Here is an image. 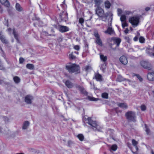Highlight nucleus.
<instances>
[{
    "label": "nucleus",
    "mask_w": 154,
    "mask_h": 154,
    "mask_svg": "<svg viewBox=\"0 0 154 154\" xmlns=\"http://www.w3.org/2000/svg\"><path fill=\"white\" fill-rule=\"evenodd\" d=\"M83 121L84 122L91 125L94 130L98 131H100L101 128L99 125L96 122L93 121L90 117L85 116L83 118Z\"/></svg>",
    "instance_id": "nucleus-1"
},
{
    "label": "nucleus",
    "mask_w": 154,
    "mask_h": 154,
    "mask_svg": "<svg viewBox=\"0 0 154 154\" xmlns=\"http://www.w3.org/2000/svg\"><path fill=\"white\" fill-rule=\"evenodd\" d=\"M95 12L96 14L100 17L102 18L103 21H106L108 15V13H104V10L101 7H95Z\"/></svg>",
    "instance_id": "nucleus-2"
},
{
    "label": "nucleus",
    "mask_w": 154,
    "mask_h": 154,
    "mask_svg": "<svg viewBox=\"0 0 154 154\" xmlns=\"http://www.w3.org/2000/svg\"><path fill=\"white\" fill-rule=\"evenodd\" d=\"M66 68L70 73L76 74L80 72V68L78 65L75 64H70L66 66Z\"/></svg>",
    "instance_id": "nucleus-3"
},
{
    "label": "nucleus",
    "mask_w": 154,
    "mask_h": 154,
    "mask_svg": "<svg viewBox=\"0 0 154 154\" xmlns=\"http://www.w3.org/2000/svg\"><path fill=\"white\" fill-rule=\"evenodd\" d=\"M140 19L139 16H134L129 18V21L133 26H136L140 22Z\"/></svg>",
    "instance_id": "nucleus-4"
},
{
    "label": "nucleus",
    "mask_w": 154,
    "mask_h": 154,
    "mask_svg": "<svg viewBox=\"0 0 154 154\" xmlns=\"http://www.w3.org/2000/svg\"><path fill=\"white\" fill-rule=\"evenodd\" d=\"M127 118L129 121L134 122L136 121L135 113L132 111L127 112L125 114Z\"/></svg>",
    "instance_id": "nucleus-5"
},
{
    "label": "nucleus",
    "mask_w": 154,
    "mask_h": 154,
    "mask_svg": "<svg viewBox=\"0 0 154 154\" xmlns=\"http://www.w3.org/2000/svg\"><path fill=\"white\" fill-rule=\"evenodd\" d=\"M132 143L134 148L131 149V150L133 154H137L139 149L137 146L138 142L134 139L132 140Z\"/></svg>",
    "instance_id": "nucleus-6"
},
{
    "label": "nucleus",
    "mask_w": 154,
    "mask_h": 154,
    "mask_svg": "<svg viewBox=\"0 0 154 154\" xmlns=\"http://www.w3.org/2000/svg\"><path fill=\"white\" fill-rule=\"evenodd\" d=\"M140 64L145 69L150 70L152 68V65L147 61H142L140 62Z\"/></svg>",
    "instance_id": "nucleus-7"
},
{
    "label": "nucleus",
    "mask_w": 154,
    "mask_h": 154,
    "mask_svg": "<svg viewBox=\"0 0 154 154\" xmlns=\"http://www.w3.org/2000/svg\"><path fill=\"white\" fill-rule=\"evenodd\" d=\"M94 35L96 38V42L100 46H102L103 45L102 41L100 37V35L97 32H94Z\"/></svg>",
    "instance_id": "nucleus-8"
},
{
    "label": "nucleus",
    "mask_w": 154,
    "mask_h": 154,
    "mask_svg": "<svg viewBox=\"0 0 154 154\" xmlns=\"http://www.w3.org/2000/svg\"><path fill=\"white\" fill-rule=\"evenodd\" d=\"M58 28L60 32H66L69 30L68 27L61 25H59L58 26Z\"/></svg>",
    "instance_id": "nucleus-9"
},
{
    "label": "nucleus",
    "mask_w": 154,
    "mask_h": 154,
    "mask_svg": "<svg viewBox=\"0 0 154 154\" xmlns=\"http://www.w3.org/2000/svg\"><path fill=\"white\" fill-rule=\"evenodd\" d=\"M146 52L149 56L152 57H154V46L152 48H147Z\"/></svg>",
    "instance_id": "nucleus-10"
},
{
    "label": "nucleus",
    "mask_w": 154,
    "mask_h": 154,
    "mask_svg": "<svg viewBox=\"0 0 154 154\" xmlns=\"http://www.w3.org/2000/svg\"><path fill=\"white\" fill-rule=\"evenodd\" d=\"M0 39L1 42L4 44H8V42L5 37L4 34L2 32H0Z\"/></svg>",
    "instance_id": "nucleus-11"
},
{
    "label": "nucleus",
    "mask_w": 154,
    "mask_h": 154,
    "mask_svg": "<svg viewBox=\"0 0 154 154\" xmlns=\"http://www.w3.org/2000/svg\"><path fill=\"white\" fill-rule=\"evenodd\" d=\"M7 31L9 35H11L13 34L14 35V38L16 39H17V35L14 29H13L12 30L11 28H8Z\"/></svg>",
    "instance_id": "nucleus-12"
},
{
    "label": "nucleus",
    "mask_w": 154,
    "mask_h": 154,
    "mask_svg": "<svg viewBox=\"0 0 154 154\" xmlns=\"http://www.w3.org/2000/svg\"><path fill=\"white\" fill-rule=\"evenodd\" d=\"M33 99V98L32 96L30 95H27L25 97V101L27 104H31Z\"/></svg>",
    "instance_id": "nucleus-13"
},
{
    "label": "nucleus",
    "mask_w": 154,
    "mask_h": 154,
    "mask_svg": "<svg viewBox=\"0 0 154 154\" xmlns=\"http://www.w3.org/2000/svg\"><path fill=\"white\" fill-rule=\"evenodd\" d=\"M120 62L124 65H126L128 63V60L126 57L125 56H121L119 59Z\"/></svg>",
    "instance_id": "nucleus-14"
},
{
    "label": "nucleus",
    "mask_w": 154,
    "mask_h": 154,
    "mask_svg": "<svg viewBox=\"0 0 154 154\" xmlns=\"http://www.w3.org/2000/svg\"><path fill=\"white\" fill-rule=\"evenodd\" d=\"M147 79L149 81H154V72H151L148 73Z\"/></svg>",
    "instance_id": "nucleus-15"
},
{
    "label": "nucleus",
    "mask_w": 154,
    "mask_h": 154,
    "mask_svg": "<svg viewBox=\"0 0 154 154\" xmlns=\"http://www.w3.org/2000/svg\"><path fill=\"white\" fill-rule=\"evenodd\" d=\"M95 4L94 7H100V5L103 3V0H94Z\"/></svg>",
    "instance_id": "nucleus-16"
},
{
    "label": "nucleus",
    "mask_w": 154,
    "mask_h": 154,
    "mask_svg": "<svg viewBox=\"0 0 154 154\" xmlns=\"http://www.w3.org/2000/svg\"><path fill=\"white\" fill-rule=\"evenodd\" d=\"M61 19L65 21H66L68 19V14L66 12L64 11L63 12V14L61 16Z\"/></svg>",
    "instance_id": "nucleus-17"
},
{
    "label": "nucleus",
    "mask_w": 154,
    "mask_h": 154,
    "mask_svg": "<svg viewBox=\"0 0 154 154\" xmlns=\"http://www.w3.org/2000/svg\"><path fill=\"white\" fill-rule=\"evenodd\" d=\"M104 33L111 35L113 34L114 31L111 27H108L107 30L104 32Z\"/></svg>",
    "instance_id": "nucleus-18"
},
{
    "label": "nucleus",
    "mask_w": 154,
    "mask_h": 154,
    "mask_svg": "<svg viewBox=\"0 0 154 154\" xmlns=\"http://www.w3.org/2000/svg\"><path fill=\"white\" fill-rule=\"evenodd\" d=\"M111 40L116 43L118 46L119 45L121 41V39L118 38H112Z\"/></svg>",
    "instance_id": "nucleus-19"
},
{
    "label": "nucleus",
    "mask_w": 154,
    "mask_h": 154,
    "mask_svg": "<svg viewBox=\"0 0 154 154\" xmlns=\"http://www.w3.org/2000/svg\"><path fill=\"white\" fill-rule=\"evenodd\" d=\"M0 3L5 6L9 7L10 4L8 0H0Z\"/></svg>",
    "instance_id": "nucleus-20"
},
{
    "label": "nucleus",
    "mask_w": 154,
    "mask_h": 154,
    "mask_svg": "<svg viewBox=\"0 0 154 154\" xmlns=\"http://www.w3.org/2000/svg\"><path fill=\"white\" fill-rule=\"evenodd\" d=\"M95 78L97 81H101L102 80L101 75L99 73L95 74Z\"/></svg>",
    "instance_id": "nucleus-21"
},
{
    "label": "nucleus",
    "mask_w": 154,
    "mask_h": 154,
    "mask_svg": "<svg viewBox=\"0 0 154 154\" xmlns=\"http://www.w3.org/2000/svg\"><path fill=\"white\" fill-rule=\"evenodd\" d=\"M76 88L79 90L81 92L84 94H86V93L84 88L82 86L79 85H77L76 86Z\"/></svg>",
    "instance_id": "nucleus-22"
},
{
    "label": "nucleus",
    "mask_w": 154,
    "mask_h": 154,
    "mask_svg": "<svg viewBox=\"0 0 154 154\" xmlns=\"http://www.w3.org/2000/svg\"><path fill=\"white\" fill-rule=\"evenodd\" d=\"M15 8L17 11L19 12H21L23 11V9L21 7L20 5L18 3H17L15 5Z\"/></svg>",
    "instance_id": "nucleus-23"
},
{
    "label": "nucleus",
    "mask_w": 154,
    "mask_h": 154,
    "mask_svg": "<svg viewBox=\"0 0 154 154\" xmlns=\"http://www.w3.org/2000/svg\"><path fill=\"white\" fill-rule=\"evenodd\" d=\"M66 86L69 88H71L73 86V84L69 81H67L65 82Z\"/></svg>",
    "instance_id": "nucleus-24"
},
{
    "label": "nucleus",
    "mask_w": 154,
    "mask_h": 154,
    "mask_svg": "<svg viewBox=\"0 0 154 154\" xmlns=\"http://www.w3.org/2000/svg\"><path fill=\"white\" fill-rule=\"evenodd\" d=\"M117 149V146L116 144H113L112 145L110 146V148L109 150L110 151L112 150L113 151H115Z\"/></svg>",
    "instance_id": "nucleus-25"
},
{
    "label": "nucleus",
    "mask_w": 154,
    "mask_h": 154,
    "mask_svg": "<svg viewBox=\"0 0 154 154\" xmlns=\"http://www.w3.org/2000/svg\"><path fill=\"white\" fill-rule=\"evenodd\" d=\"M13 80L15 83L16 84L19 83L20 82V78L17 76L14 77Z\"/></svg>",
    "instance_id": "nucleus-26"
},
{
    "label": "nucleus",
    "mask_w": 154,
    "mask_h": 154,
    "mask_svg": "<svg viewBox=\"0 0 154 154\" xmlns=\"http://www.w3.org/2000/svg\"><path fill=\"white\" fill-rule=\"evenodd\" d=\"M29 122L28 121L25 122L23 124V129H26L27 128V127L29 125Z\"/></svg>",
    "instance_id": "nucleus-27"
},
{
    "label": "nucleus",
    "mask_w": 154,
    "mask_h": 154,
    "mask_svg": "<svg viewBox=\"0 0 154 154\" xmlns=\"http://www.w3.org/2000/svg\"><path fill=\"white\" fill-rule=\"evenodd\" d=\"M120 20L121 22L126 21V17L125 15L123 14L120 16Z\"/></svg>",
    "instance_id": "nucleus-28"
},
{
    "label": "nucleus",
    "mask_w": 154,
    "mask_h": 154,
    "mask_svg": "<svg viewBox=\"0 0 154 154\" xmlns=\"http://www.w3.org/2000/svg\"><path fill=\"white\" fill-rule=\"evenodd\" d=\"M104 5L105 8L108 9L110 8L111 4L109 1H106L104 2Z\"/></svg>",
    "instance_id": "nucleus-29"
},
{
    "label": "nucleus",
    "mask_w": 154,
    "mask_h": 154,
    "mask_svg": "<svg viewBox=\"0 0 154 154\" xmlns=\"http://www.w3.org/2000/svg\"><path fill=\"white\" fill-rule=\"evenodd\" d=\"M100 57L101 60L104 62L106 61L107 59V57L106 56H105L100 54Z\"/></svg>",
    "instance_id": "nucleus-30"
},
{
    "label": "nucleus",
    "mask_w": 154,
    "mask_h": 154,
    "mask_svg": "<svg viewBox=\"0 0 154 154\" xmlns=\"http://www.w3.org/2000/svg\"><path fill=\"white\" fill-rule=\"evenodd\" d=\"M119 107L122 108H127V106L125 103H119L118 104Z\"/></svg>",
    "instance_id": "nucleus-31"
},
{
    "label": "nucleus",
    "mask_w": 154,
    "mask_h": 154,
    "mask_svg": "<svg viewBox=\"0 0 154 154\" xmlns=\"http://www.w3.org/2000/svg\"><path fill=\"white\" fill-rule=\"evenodd\" d=\"M117 15L118 16H121L122 14L123 13V10L121 8H118L117 10Z\"/></svg>",
    "instance_id": "nucleus-32"
},
{
    "label": "nucleus",
    "mask_w": 154,
    "mask_h": 154,
    "mask_svg": "<svg viewBox=\"0 0 154 154\" xmlns=\"http://www.w3.org/2000/svg\"><path fill=\"white\" fill-rule=\"evenodd\" d=\"M26 67L30 69H33L34 68V65L31 64H28L26 65Z\"/></svg>",
    "instance_id": "nucleus-33"
},
{
    "label": "nucleus",
    "mask_w": 154,
    "mask_h": 154,
    "mask_svg": "<svg viewBox=\"0 0 154 154\" xmlns=\"http://www.w3.org/2000/svg\"><path fill=\"white\" fill-rule=\"evenodd\" d=\"M145 131L147 135L149 134L150 131L146 125H145Z\"/></svg>",
    "instance_id": "nucleus-34"
},
{
    "label": "nucleus",
    "mask_w": 154,
    "mask_h": 154,
    "mask_svg": "<svg viewBox=\"0 0 154 154\" xmlns=\"http://www.w3.org/2000/svg\"><path fill=\"white\" fill-rule=\"evenodd\" d=\"M77 137L81 141L83 140L84 139V136L82 134H78L77 136Z\"/></svg>",
    "instance_id": "nucleus-35"
},
{
    "label": "nucleus",
    "mask_w": 154,
    "mask_h": 154,
    "mask_svg": "<svg viewBox=\"0 0 154 154\" xmlns=\"http://www.w3.org/2000/svg\"><path fill=\"white\" fill-rule=\"evenodd\" d=\"M139 42L141 43H143L145 41V39L142 36H140L139 38Z\"/></svg>",
    "instance_id": "nucleus-36"
},
{
    "label": "nucleus",
    "mask_w": 154,
    "mask_h": 154,
    "mask_svg": "<svg viewBox=\"0 0 154 154\" xmlns=\"http://www.w3.org/2000/svg\"><path fill=\"white\" fill-rule=\"evenodd\" d=\"M102 97L104 98L107 99L108 98V94L106 93H104L102 94Z\"/></svg>",
    "instance_id": "nucleus-37"
},
{
    "label": "nucleus",
    "mask_w": 154,
    "mask_h": 154,
    "mask_svg": "<svg viewBox=\"0 0 154 154\" xmlns=\"http://www.w3.org/2000/svg\"><path fill=\"white\" fill-rule=\"evenodd\" d=\"M125 79L123 78L121 76L119 75L117 78V80L119 82H121L124 80Z\"/></svg>",
    "instance_id": "nucleus-38"
},
{
    "label": "nucleus",
    "mask_w": 154,
    "mask_h": 154,
    "mask_svg": "<svg viewBox=\"0 0 154 154\" xmlns=\"http://www.w3.org/2000/svg\"><path fill=\"white\" fill-rule=\"evenodd\" d=\"M88 99L89 100H91V101H97L98 100L97 99H96L94 97H91L90 96H88Z\"/></svg>",
    "instance_id": "nucleus-39"
},
{
    "label": "nucleus",
    "mask_w": 154,
    "mask_h": 154,
    "mask_svg": "<svg viewBox=\"0 0 154 154\" xmlns=\"http://www.w3.org/2000/svg\"><path fill=\"white\" fill-rule=\"evenodd\" d=\"M122 27L123 28H124L125 27H126L128 26V24L127 23L126 21L122 22Z\"/></svg>",
    "instance_id": "nucleus-40"
},
{
    "label": "nucleus",
    "mask_w": 154,
    "mask_h": 154,
    "mask_svg": "<svg viewBox=\"0 0 154 154\" xmlns=\"http://www.w3.org/2000/svg\"><path fill=\"white\" fill-rule=\"evenodd\" d=\"M135 75L140 82H141L143 81V79L140 75L138 74L136 75Z\"/></svg>",
    "instance_id": "nucleus-41"
},
{
    "label": "nucleus",
    "mask_w": 154,
    "mask_h": 154,
    "mask_svg": "<svg viewBox=\"0 0 154 154\" xmlns=\"http://www.w3.org/2000/svg\"><path fill=\"white\" fill-rule=\"evenodd\" d=\"M140 109L142 111H144L146 110V107L145 105L143 104L142 105L140 106Z\"/></svg>",
    "instance_id": "nucleus-42"
},
{
    "label": "nucleus",
    "mask_w": 154,
    "mask_h": 154,
    "mask_svg": "<svg viewBox=\"0 0 154 154\" xmlns=\"http://www.w3.org/2000/svg\"><path fill=\"white\" fill-rule=\"evenodd\" d=\"M125 13L126 15H130L132 14L133 13L132 12L130 11H125Z\"/></svg>",
    "instance_id": "nucleus-43"
},
{
    "label": "nucleus",
    "mask_w": 154,
    "mask_h": 154,
    "mask_svg": "<svg viewBox=\"0 0 154 154\" xmlns=\"http://www.w3.org/2000/svg\"><path fill=\"white\" fill-rule=\"evenodd\" d=\"M106 68V65L104 64L103 65H102L100 67V69L103 71V72L104 71V70Z\"/></svg>",
    "instance_id": "nucleus-44"
},
{
    "label": "nucleus",
    "mask_w": 154,
    "mask_h": 154,
    "mask_svg": "<svg viewBox=\"0 0 154 154\" xmlns=\"http://www.w3.org/2000/svg\"><path fill=\"white\" fill-rule=\"evenodd\" d=\"M114 132V131L113 130H109L108 131L107 133H109L110 134V136H112V134Z\"/></svg>",
    "instance_id": "nucleus-45"
},
{
    "label": "nucleus",
    "mask_w": 154,
    "mask_h": 154,
    "mask_svg": "<svg viewBox=\"0 0 154 154\" xmlns=\"http://www.w3.org/2000/svg\"><path fill=\"white\" fill-rule=\"evenodd\" d=\"M79 23L81 24V25L82 26L84 22V19L82 18H80L79 20Z\"/></svg>",
    "instance_id": "nucleus-46"
},
{
    "label": "nucleus",
    "mask_w": 154,
    "mask_h": 154,
    "mask_svg": "<svg viewBox=\"0 0 154 154\" xmlns=\"http://www.w3.org/2000/svg\"><path fill=\"white\" fill-rule=\"evenodd\" d=\"M125 39L129 43H130L131 40L129 38V37L128 36L125 37Z\"/></svg>",
    "instance_id": "nucleus-47"
},
{
    "label": "nucleus",
    "mask_w": 154,
    "mask_h": 154,
    "mask_svg": "<svg viewBox=\"0 0 154 154\" xmlns=\"http://www.w3.org/2000/svg\"><path fill=\"white\" fill-rule=\"evenodd\" d=\"M80 48V47L78 45H75L74 46V48L77 50H79Z\"/></svg>",
    "instance_id": "nucleus-48"
},
{
    "label": "nucleus",
    "mask_w": 154,
    "mask_h": 154,
    "mask_svg": "<svg viewBox=\"0 0 154 154\" xmlns=\"http://www.w3.org/2000/svg\"><path fill=\"white\" fill-rule=\"evenodd\" d=\"M24 61V60L23 58H20L19 59V62L20 63H22Z\"/></svg>",
    "instance_id": "nucleus-49"
},
{
    "label": "nucleus",
    "mask_w": 154,
    "mask_h": 154,
    "mask_svg": "<svg viewBox=\"0 0 154 154\" xmlns=\"http://www.w3.org/2000/svg\"><path fill=\"white\" fill-rule=\"evenodd\" d=\"M61 6L63 8H65L66 7V5L65 4V0H64L63 2L62 3V4L61 5Z\"/></svg>",
    "instance_id": "nucleus-50"
},
{
    "label": "nucleus",
    "mask_w": 154,
    "mask_h": 154,
    "mask_svg": "<svg viewBox=\"0 0 154 154\" xmlns=\"http://www.w3.org/2000/svg\"><path fill=\"white\" fill-rule=\"evenodd\" d=\"M69 57L72 59H74L75 58V56L73 55L72 54H71L69 55Z\"/></svg>",
    "instance_id": "nucleus-51"
},
{
    "label": "nucleus",
    "mask_w": 154,
    "mask_h": 154,
    "mask_svg": "<svg viewBox=\"0 0 154 154\" xmlns=\"http://www.w3.org/2000/svg\"><path fill=\"white\" fill-rule=\"evenodd\" d=\"M129 32V30L128 28H126L124 31V32L126 33L127 34Z\"/></svg>",
    "instance_id": "nucleus-52"
},
{
    "label": "nucleus",
    "mask_w": 154,
    "mask_h": 154,
    "mask_svg": "<svg viewBox=\"0 0 154 154\" xmlns=\"http://www.w3.org/2000/svg\"><path fill=\"white\" fill-rule=\"evenodd\" d=\"M4 83V80L0 79V84H2Z\"/></svg>",
    "instance_id": "nucleus-53"
},
{
    "label": "nucleus",
    "mask_w": 154,
    "mask_h": 154,
    "mask_svg": "<svg viewBox=\"0 0 154 154\" xmlns=\"http://www.w3.org/2000/svg\"><path fill=\"white\" fill-rule=\"evenodd\" d=\"M138 40V38L137 36H135L134 37V41H137Z\"/></svg>",
    "instance_id": "nucleus-54"
},
{
    "label": "nucleus",
    "mask_w": 154,
    "mask_h": 154,
    "mask_svg": "<svg viewBox=\"0 0 154 154\" xmlns=\"http://www.w3.org/2000/svg\"><path fill=\"white\" fill-rule=\"evenodd\" d=\"M150 9V8L149 7H147L145 8V10L146 11H148Z\"/></svg>",
    "instance_id": "nucleus-55"
},
{
    "label": "nucleus",
    "mask_w": 154,
    "mask_h": 154,
    "mask_svg": "<svg viewBox=\"0 0 154 154\" xmlns=\"http://www.w3.org/2000/svg\"><path fill=\"white\" fill-rule=\"evenodd\" d=\"M3 12V10L2 8L0 7V13H2Z\"/></svg>",
    "instance_id": "nucleus-56"
},
{
    "label": "nucleus",
    "mask_w": 154,
    "mask_h": 154,
    "mask_svg": "<svg viewBox=\"0 0 154 154\" xmlns=\"http://www.w3.org/2000/svg\"><path fill=\"white\" fill-rule=\"evenodd\" d=\"M89 66H87L85 68L86 70H87L88 69H89Z\"/></svg>",
    "instance_id": "nucleus-57"
},
{
    "label": "nucleus",
    "mask_w": 154,
    "mask_h": 154,
    "mask_svg": "<svg viewBox=\"0 0 154 154\" xmlns=\"http://www.w3.org/2000/svg\"><path fill=\"white\" fill-rule=\"evenodd\" d=\"M0 50L2 52V53H3V51L2 48L1 47L0 48Z\"/></svg>",
    "instance_id": "nucleus-58"
},
{
    "label": "nucleus",
    "mask_w": 154,
    "mask_h": 154,
    "mask_svg": "<svg viewBox=\"0 0 154 154\" xmlns=\"http://www.w3.org/2000/svg\"><path fill=\"white\" fill-rule=\"evenodd\" d=\"M151 153L152 154H154V152L153 151H151Z\"/></svg>",
    "instance_id": "nucleus-59"
},
{
    "label": "nucleus",
    "mask_w": 154,
    "mask_h": 154,
    "mask_svg": "<svg viewBox=\"0 0 154 154\" xmlns=\"http://www.w3.org/2000/svg\"><path fill=\"white\" fill-rule=\"evenodd\" d=\"M74 53L77 54H79V53L78 52H75Z\"/></svg>",
    "instance_id": "nucleus-60"
},
{
    "label": "nucleus",
    "mask_w": 154,
    "mask_h": 154,
    "mask_svg": "<svg viewBox=\"0 0 154 154\" xmlns=\"http://www.w3.org/2000/svg\"><path fill=\"white\" fill-rule=\"evenodd\" d=\"M7 24V26H8V23H7V24Z\"/></svg>",
    "instance_id": "nucleus-61"
},
{
    "label": "nucleus",
    "mask_w": 154,
    "mask_h": 154,
    "mask_svg": "<svg viewBox=\"0 0 154 154\" xmlns=\"http://www.w3.org/2000/svg\"><path fill=\"white\" fill-rule=\"evenodd\" d=\"M6 22L7 23L8 22V20H6Z\"/></svg>",
    "instance_id": "nucleus-62"
},
{
    "label": "nucleus",
    "mask_w": 154,
    "mask_h": 154,
    "mask_svg": "<svg viewBox=\"0 0 154 154\" xmlns=\"http://www.w3.org/2000/svg\"><path fill=\"white\" fill-rule=\"evenodd\" d=\"M128 146L130 147V146H129V145H128Z\"/></svg>",
    "instance_id": "nucleus-63"
},
{
    "label": "nucleus",
    "mask_w": 154,
    "mask_h": 154,
    "mask_svg": "<svg viewBox=\"0 0 154 154\" xmlns=\"http://www.w3.org/2000/svg\"><path fill=\"white\" fill-rule=\"evenodd\" d=\"M153 94H154V91H153Z\"/></svg>",
    "instance_id": "nucleus-64"
}]
</instances>
